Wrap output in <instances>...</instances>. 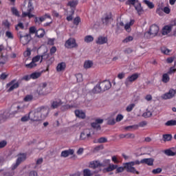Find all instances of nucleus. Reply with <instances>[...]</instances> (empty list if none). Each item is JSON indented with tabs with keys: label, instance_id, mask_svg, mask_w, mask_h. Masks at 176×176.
Here are the masks:
<instances>
[{
	"label": "nucleus",
	"instance_id": "8fccbe9b",
	"mask_svg": "<svg viewBox=\"0 0 176 176\" xmlns=\"http://www.w3.org/2000/svg\"><path fill=\"white\" fill-rule=\"evenodd\" d=\"M24 57H30L31 56V49L27 48V50L23 53Z\"/></svg>",
	"mask_w": 176,
	"mask_h": 176
},
{
	"label": "nucleus",
	"instance_id": "f8f14e48",
	"mask_svg": "<svg viewBox=\"0 0 176 176\" xmlns=\"http://www.w3.org/2000/svg\"><path fill=\"white\" fill-rule=\"evenodd\" d=\"M90 138H93L91 133H87L86 131L81 132L80 135V141H89Z\"/></svg>",
	"mask_w": 176,
	"mask_h": 176
},
{
	"label": "nucleus",
	"instance_id": "052dcab7",
	"mask_svg": "<svg viewBox=\"0 0 176 176\" xmlns=\"http://www.w3.org/2000/svg\"><path fill=\"white\" fill-rule=\"evenodd\" d=\"M161 52L162 53H164V54H169L170 51L167 48H162Z\"/></svg>",
	"mask_w": 176,
	"mask_h": 176
},
{
	"label": "nucleus",
	"instance_id": "39448f33",
	"mask_svg": "<svg viewBox=\"0 0 176 176\" xmlns=\"http://www.w3.org/2000/svg\"><path fill=\"white\" fill-rule=\"evenodd\" d=\"M46 87H47V82H42L41 83L37 88V94L38 96H47L49 94V91L46 90Z\"/></svg>",
	"mask_w": 176,
	"mask_h": 176
},
{
	"label": "nucleus",
	"instance_id": "603ef678",
	"mask_svg": "<svg viewBox=\"0 0 176 176\" xmlns=\"http://www.w3.org/2000/svg\"><path fill=\"white\" fill-rule=\"evenodd\" d=\"M54 62V57L52 56L50 58V59L47 60V67L52 65V64H53Z\"/></svg>",
	"mask_w": 176,
	"mask_h": 176
},
{
	"label": "nucleus",
	"instance_id": "09e8293b",
	"mask_svg": "<svg viewBox=\"0 0 176 176\" xmlns=\"http://www.w3.org/2000/svg\"><path fill=\"white\" fill-rule=\"evenodd\" d=\"M115 123H116V122L115 121V120L113 118H109L107 120V124H109V126H113V124H115Z\"/></svg>",
	"mask_w": 176,
	"mask_h": 176
},
{
	"label": "nucleus",
	"instance_id": "4be33fe9",
	"mask_svg": "<svg viewBox=\"0 0 176 176\" xmlns=\"http://www.w3.org/2000/svg\"><path fill=\"white\" fill-rule=\"evenodd\" d=\"M74 113L76 118H80V119H85L86 118V114L85 113V112L80 110H76L74 111Z\"/></svg>",
	"mask_w": 176,
	"mask_h": 176
},
{
	"label": "nucleus",
	"instance_id": "473e14b6",
	"mask_svg": "<svg viewBox=\"0 0 176 176\" xmlns=\"http://www.w3.org/2000/svg\"><path fill=\"white\" fill-rule=\"evenodd\" d=\"M172 139H173V135H171V134L163 135V141H164V142L167 141H171Z\"/></svg>",
	"mask_w": 176,
	"mask_h": 176
},
{
	"label": "nucleus",
	"instance_id": "680f3d73",
	"mask_svg": "<svg viewBox=\"0 0 176 176\" xmlns=\"http://www.w3.org/2000/svg\"><path fill=\"white\" fill-rule=\"evenodd\" d=\"M121 120H123V115L118 114L116 118V122H120Z\"/></svg>",
	"mask_w": 176,
	"mask_h": 176
},
{
	"label": "nucleus",
	"instance_id": "864d4df0",
	"mask_svg": "<svg viewBox=\"0 0 176 176\" xmlns=\"http://www.w3.org/2000/svg\"><path fill=\"white\" fill-rule=\"evenodd\" d=\"M80 22V17L77 16L74 19V25H79V23Z\"/></svg>",
	"mask_w": 176,
	"mask_h": 176
},
{
	"label": "nucleus",
	"instance_id": "4d7b16f0",
	"mask_svg": "<svg viewBox=\"0 0 176 176\" xmlns=\"http://www.w3.org/2000/svg\"><path fill=\"white\" fill-rule=\"evenodd\" d=\"M8 145V142L6 140H2L0 142V149H2V148H5Z\"/></svg>",
	"mask_w": 176,
	"mask_h": 176
},
{
	"label": "nucleus",
	"instance_id": "f3484780",
	"mask_svg": "<svg viewBox=\"0 0 176 176\" xmlns=\"http://www.w3.org/2000/svg\"><path fill=\"white\" fill-rule=\"evenodd\" d=\"M134 8L138 12V14L139 16H141V14L144 13V8H142V7L141 6V3H140V1L136 3V4L134 6Z\"/></svg>",
	"mask_w": 176,
	"mask_h": 176
},
{
	"label": "nucleus",
	"instance_id": "6e6552de",
	"mask_svg": "<svg viewBox=\"0 0 176 176\" xmlns=\"http://www.w3.org/2000/svg\"><path fill=\"white\" fill-rule=\"evenodd\" d=\"M41 114L38 111L37 109H36L34 111H30V120L31 122H39L41 120Z\"/></svg>",
	"mask_w": 176,
	"mask_h": 176
},
{
	"label": "nucleus",
	"instance_id": "5701e85b",
	"mask_svg": "<svg viewBox=\"0 0 176 176\" xmlns=\"http://www.w3.org/2000/svg\"><path fill=\"white\" fill-rule=\"evenodd\" d=\"M12 107L16 108L17 110L14 111L12 113H10V118H13V116H14L16 113H19V112H21V111L23 110V108L19 104H14Z\"/></svg>",
	"mask_w": 176,
	"mask_h": 176
},
{
	"label": "nucleus",
	"instance_id": "a211bd4d",
	"mask_svg": "<svg viewBox=\"0 0 176 176\" xmlns=\"http://www.w3.org/2000/svg\"><path fill=\"white\" fill-rule=\"evenodd\" d=\"M89 167L95 170V168H98V167H104V165L98 161H94L90 162Z\"/></svg>",
	"mask_w": 176,
	"mask_h": 176
},
{
	"label": "nucleus",
	"instance_id": "49530a36",
	"mask_svg": "<svg viewBox=\"0 0 176 176\" xmlns=\"http://www.w3.org/2000/svg\"><path fill=\"white\" fill-rule=\"evenodd\" d=\"M134 38L131 36H127L126 38H124L122 42L123 43H129V42H131Z\"/></svg>",
	"mask_w": 176,
	"mask_h": 176
},
{
	"label": "nucleus",
	"instance_id": "2f4dec72",
	"mask_svg": "<svg viewBox=\"0 0 176 176\" xmlns=\"http://www.w3.org/2000/svg\"><path fill=\"white\" fill-rule=\"evenodd\" d=\"M11 12L14 16H16V17H20V12H19V10L15 7L11 8Z\"/></svg>",
	"mask_w": 176,
	"mask_h": 176
},
{
	"label": "nucleus",
	"instance_id": "c9c22d12",
	"mask_svg": "<svg viewBox=\"0 0 176 176\" xmlns=\"http://www.w3.org/2000/svg\"><path fill=\"white\" fill-rule=\"evenodd\" d=\"M165 126H176V120H168L165 123Z\"/></svg>",
	"mask_w": 176,
	"mask_h": 176
},
{
	"label": "nucleus",
	"instance_id": "5fc2aeb1",
	"mask_svg": "<svg viewBox=\"0 0 176 176\" xmlns=\"http://www.w3.org/2000/svg\"><path fill=\"white\" fill-rule=\"evenodd\" d=\"M133 52H134V50H133V49H131V47H128L125 50H124V53L125 54H131Z\"/></svg>",
	"mask_w": 176,
	"mask_h": 176
},
{
	"label": "nucleus",
	"instance_id": "dca6fc26",
	"mask_svg": "<svg viewBox=\"0 0 176 176\" xmlns=\"http://www.w3.org/2000/svg\"><path fill=\"white\" fill-rule=\"evenodd\" d=\"M74 153H75V150L69 148L68 150L62 151L60 154V157H68V156L74 155Z\"/></svg>",
	"mask_w": 176,
	"mask_h": 176
},
{
	"label": "nucleus",
	"instance_id": "2eb2a0df",
	"mask_svg": "<svg viewBox=\"0 0 176 176\" xmlns=\"http://www.w3.org/2000/svg\"><path fill=\"white\" fill-rule=\"evenodd\" d=\"M63 104H64V102H63V100H61V99H58L57 100H54L51 103V108L52 109H56L58 108V107H61V105H63Z\"/></svg>",
	"mask_w": 176,
	"mask_h": 176
},
{
	"label": "nucleus",
	"instance_id": "6e6d98bb",
	"mask_svg": "<svg viewBox=\"0 0 176 176\" xmlns=\"http://www.w3.org/2000/svg\"><path fill=\"white\" fill-rule=\"evenodd\" d=\"M162 168H157L156 169H153L152 170V173H153V174H160V173H162Z\"/></svg>",
	"mask_w": 176,
	"mask_h": 176
},
{
	"label": "nucleus",
	"instance_id": "9b49d317",
	"mask_svg": "<svg viewBox=\"0 0 176 176\" xmlns=\"http://www.w3.org/2000/svg\"><path fill=\"white\" fill-rule=\"evenodd\" d=\"M140 78V75L137 73L132 74L126 78L124 84L126 86H129L130 83H133V82H135Z\"/></svg>",
	"mask_w": 176,
	"mask_h": 176
},
{
	"label": "nucleus",
	"instance_id": "3c124183",
	"mask_svg": "<svg viewBox=\"0 0 176 176\" xmlns=\"http://www.w3.org/2000/svg\"><path fill=\"white\" fill-rule=\"evenodd\" d=\"M76 78L77 79V82H82V80H83V76L82 74H77L76 75Z\"/></svg>",
	"mask_w": 176,
	"mask_h": 176
},
{
	"label": "nucleus",
	"instance_id": "774afa93",
	"mask_svg": "<svg viewBox=\"0 0 176 176\" xmlns=\"http://www.w3.org/2000/svg\"><path fill=\"white\" fill-rule=\"evenodd\" d=\"M29 176H39L38 175V172L35 170H32L29 173Z\"/></svg>",
	"mask_w": 176,
	"mask_h": 176
},
{
	"label": "nucleus",
	"instance_id": "13d9d810",
	"mask_svg": "<svg viewBox=\"0 0 176 176\" xmlns=\"http://www.w3.org/2000/svg\"><path fill=\"white\" fill-rule=\"evenodd\" d=\"M83 174H84V176H91V173L89 169H85L83 170Z\"/></svg>",
	"mask_w": 176,
	"mask_h": 176
},
{
	"label": "nucleus",
	"instance_id": "e2e57ef3",
	"mask_svg": "<svg viewBox=\"0 0 176 176\" xmlns=\"http://www.w3.org/2000/svg\"><path fill=\"white\" fill-rule=\"evenodd\" d=\"M143 116L144 118H151V116H152V112L151 111H147L146 113H143Z\"/></svg>",
	"mask_w": 176,
	"mask_h": 176
},
{
	"label": "nucleus",
	"instance_id": "bb28decb",
	"mask_svg": "<svg viewBox=\"0 0 176 176\" xmlns=\"http://www.w3.org/2000/svg\"><path fill=\"white\" fill-rule=\"evenodd\" d=\"M162 80L163 83H168L170 82V76H168V74L165 73L162 75Z\"/></svg>",
	"mask_w": 176,
	"mask_h": 176
},
{
	"label": "nucleus",
	"instance_id": "69168bd1",
	"mask_svg": "<svg viewBox=\"0 0 176 176\" xmlns=\"http://www.w3.org/2000/svg\"><path fill=\"white\" fill-rule=\"evenodd\" d=\"M125 138H127V139L135 138V135L133 133H127L126 134Z\"/></svg>",
	"mask_w": 176,
	"mask_h": 176
},
{
	"label": "nucleus",
	"instance_id": "58836bf2",
	"mask_svg": "<svg viewBox=\"0 0 176 176\" xmlns=\"http://www.w3.org/2000/svg\"><path fill=\"white\" fill-rule=\"evenodd\" d=\"M94 41V38L92 36L88 35L85 37V42L87 43H90V42H93Z\"/></svg>",
	"mask_w": 176,
	"mask_h": 176
},
{
	"label": "nucleus",
	"instance_id": "f03ea898",
	"mask_svg": "<svg viewBox=\"0 0 176 176\" xmlns=\"http://www.w3.org/2000/svg\"><path fill=\"white\" fill-rule=\"evenodd\" d=\"M111 86L112 85L109 80H104L96 85V86L92 89V92L95 93L96 94H98V93H104V91L109 90Z\"/></svg>",
	"mask_w": 176,
	"mask_h": 176
},
{
	"label": "nucleus",
	"instance_id": "412c9836",
	"mask_svg": "<svg viewBox=\"0 0 176 176\" xmlns=\"http://www.w3.org/2000/svg\"><path fill=\"white\" fill-rule=\"evenodd\" d=\"M171 30H173V26L166 25L162 29V35H167V34H170L171 32Z\"/></svg>",
	"mask_w": 176,
	"mask_h": 176
},
{
	"label": "nucleus",
	"instance_id": "f704fd0d",
	"mask_svg": "<svg viewBox=\"0 0 176 176\" xmlns=\"http://www.w3.org/2000/svg\"><path fill=\"white\" fill-rule=\"evenodd\" d=\"M36 65H38L36 63H34V62H33L32 60V62L30 63L25 64V67H26V68H29L30 69H32V68H35V67H36Z\"/></svg>",
	"mask_w": 176,
	"mask_h": 176
},
{
	"label": "nucleus",
	"instance_id": "4c0bfd02",
	"mask_svg": "<svg viewBox=\"0 0 176 176\" xmlns=\"http://www.w3.org/2000/svg\"><path fill=\"white\" fill-rule=\"evenodd\" d=\"M36 28L34 26H32L29 28V34H35V36H36V32H37Z\"/></svg>",
	"mask_w": 176,
	"mask_h": 176
},
{
	"label": "nucleus",
	"instance_id": "7ed1b4c3",
	"mask_svg": "<svg viewBox=\"0 0 176 176\" xmlns=\"http://www.w3.org/2000/svg\"><path fill=\"white\" fill-rule=\"evenodd\" d=\"M159 33V26L157 25H152L150 28L149 31L144 33V38H146L147 39L151 38V36H156L157 34Z\"/></svg>",
	"mask_w": 176,
	"mask_h": 176
},
{
	"label": "nucleus",
	"instance_id": "f257e3e1",
	"mask_svg": "<svg viewBox=\"0 0 176 176\" xmlns=\"http://www.w3.org/2000/svg\"><path fill=\"white\" fill-rule=\"evenodd\" d=\"M153 162H155V159L153 158H144L141 160L140 161L137 160L135 161H132L130 162H126L125 164L124 168H126L127 173H131L132 174L140 175V172L134 168L133 166H138L140 164H147V166H153Z\"/></svg>",
	"mask_w": 176,
	"mask_h": 176
},
{
	"label": "nucleus",
	"instance_id": "a19ab883",
	"mask_svg": "<svg viewBox=\"0 0 176 176\" xmlns=\"http://www.w3.org/2000/svg\"><path fill=\"white\" fill-rule=\"evenodd\" d=\"M33 99H34V96L32 95H27L23 98V101H25V102H30V101H32Z\"/></svg>",
	"mask_w": 176,
	"mask_h": 176
},
{
	"label": "nucleus",
	"instance_id": "de8ad7c7",
	"mask_svg": "<svg viewBox=\"0 0 176 176\" xmlns=\"http://www.w3.org/2000/svg\"><path fill=\"white\" fill-rule=\"evenodd\" d=\"M41 56L40 55H37L34 57L32 58V61L34 63L36 64V63H38V61H39L41 60Z\"/></svg>",
	"mask_w": 176,
	"mask_h": 176
},
{
	"label": "nucleus",
	"instance_id": "20e7f679",
	"mask_svg": "<svg viewBox=\"0 0 176 176\" xmlns=\"http://www.w3.org/2000/svg\"><path fill=\"white\" fill-rule=\"evenodd\" d=\"M24 3H28V9L27 12H23V17H28L29 19H32V17H35V16L31 14V12L34 10V6L32 4V1L31 0H25Z\"/></svg>",
	"mask_w": 176,
	"mask_h": 176
},
{
	"label": "nucleus",
	"instance_id": "aec40b11",
	"mask_svg": "<svg viewBox=\"0 0 176 176\" xmlns=\"http://www.w3.org/2000/svg\"><path fill=\"white\" fill-rule=\"evenodd\" d=\"M108 42V38L104 36H99L96 41L98 45H104Z\"/></svg>",
	"mask_w": 176,
	"mask_h": 176
},
{
	"label": "nucleus",
	"instance_id": "ea45409f",
	"mask_svg": "<svg viewBox=\"0 0 176 176\" xmlns=\"http://www.w3.org/2000/svg\"><path fill=\"white\" fill-rule=\"evenodd\" d=\"M144 2L146 5H147V6H148V8H149V9H153L155 8V5L153 4V3H152L148 0H144Z\"/></svg>",
	"mask_w": 176,
	"mask_h": 176
},
{
	"label": "nucleus",
	"instance_id": "0eeeda50",
	"mask_svg": "<svg viewBox=\"0 0 176 176\" xmlns=\"http://www.w3.org/2000/svg\"><path fill=\"white\" fill-rule=\"evenodd\" d=\"M65 47L67 49H74L78 47V43H76V40L74 38H69L65 43Z\"/></svg>",
	"mask_w": 176,
	"mask_h": 176
},
{
	"label": "nucleus",
	"instance_id": "bf43d9fd",
	"mask_svg": "<svg viewBox=\"0 0 176 176\" xmlns=\"http://www.w3.org/2000/svg\"><path fill=\"white\" fill-rule=\"evenodd\" d=\"M6 36H7V38H8L9 39H13V34H12V32L7 31L6 32Z\"/></svg>",
	"mask_w": 176,
	"mask_h": 176
},
{
	"label": "nucleus",
	"instance_id": "c03bdc74",
	"mask_svg": "<svg viewBox=\"0 0 176 176\" xmlns=\"http://www.w3.org/2000/svg\"><path fill=\"white\" fill-rule=\"evenodd\" d=\"M134 107H135V104L134 103L128 105L126 109V112H131V111H133L134 109Z\"/></svg>",
	"mask_w": 176,
	"mask_h": 176
},
{
	"label": "nucleus",
	"instance_id": "1a4fd4ad",
	"mask_svg": "<svg viewBox=\"0 0 176 176\" xmlns=\"http://www.w3.org/2000/svg\"><path fill=\"white\" fill-rule=\"evenodd\" d=\"M104 123V120L101 118H97L95 120V122L91 123V126L92 129L96 130V131H100L101 130V125Z\"/></svg>",
	"mask_w": 176,
	"mask_h": 176
},
{
	"label": "nucleus",
	"instance_id": "b1692460",
	"mask_svg": "<svg viewBox=\"0 0 176 176\" xmlns=\"http://www.w3.org/2000/svg\"><path fill=\"white\" fill-rule=\"evenodd\" d=\"M45 32L43 29L41 28L37 30V32L36 34V38H43L45 36Z\"/></svg>",
	"mask_w": 176,
	"mask_h": 176
},
{
	"label": "nucleus",
	"instance_id": "0e129e2a",
	"mask_svg": "<svg viewBox=\"0 0 176 176\" xmlns=\"http://www.w3.org/2000/svg\"><path fill=\"white\" fill-rule=\"evenodd\" d=\"M131 26L130 25H128V23H126L125 25H124V30H126V31L127 32H131Z\"/></svg>",
	"mask_w": 176,
	"mask_h": 176
},
{
	"label": "nucleus",
	"instance_id": "9d476101",
	"mask_svg": "<svg viewBox=\"0 0 176 176\" xmlns=\"http://www.w3.org/2000/svg\"><path fill=\"white\" fill-rule=\"evenodd\" d=\"M36 109L37 112L40 114L41 119H45V118H47V115H49V109H47V107L42 106L38 107Z\"/></svg>",
	"mask_w": 176,
	"mask_h": 176
},
{
	"label": "nucleus",
	"instance_id": "338daca9",
	"mask_svg": "<svg viewBox=\"0 0 176 176\" xmlns=\"http://www.w3.org/2000/svg\"><path fill=\"white\" fill-rule=\"evenodd\" d=\"M111 171H112V169H111L110 165H109V166L107 168H104L103 169V173H111Z\"/></svg>",
	"mask_w": 176,
	"mask_h": 176
},
{
	"label": "nucleus",
	"instance_id": "79ce46f5",
	"mask_svg": "<svg viewBox=\"0 0 176 176\" xmlns=\"http://www.w3.org/2000/svg\"><path fill=\"white\" fill-rule=\"evenodd\" d=\"M140 2L138 0H128L126 2V5H133V6H135L137 3Z\"/></svg>",
	"mask_w": 176,
	"mask_h": 176
},
{
	"label": "nucleus",
	"instance_id": "a878e982",
	"mask_svg": "<svg viewBox=\"0 0 176 176\" xmlns=\"http://www.w3.org/2000/svg\"><path fill=\"white\" fill-rule=\"evenodd\" d=\"M31 39H32V38L31 37L30 34H26L23 36V45H28V43H30V42L31 41Z\"/></svg>",
	"mask_w": 176,
	"mask_h": 176
},
{
	"label": "nucleus",
	"instance_id": "6ab92c4d",
	"mask_svg": "<svg viewBox=\"0 0 176 176\" xmlns=\"http://www.w3.org/2000/svg\"><path fill=\"white\" fill-rule=\"evenodd\" d=\"M21 162H23V157H19L17 158L16 162L15 164H13L11 166V170L12 171H14V170H16V168H17L19 167V166H20V164H21Z\"/></svg>",
	"mask_w": 176,
	"mask_h": 176
},
{
	"label": "nucleus",
	"instance_id": "72a5a7b5",
	"mask_svg": "<svg viewBox=\"0 0 176 176\" xmlns=\"http://www.w3.org/2000/svg\"><path fill=\"white\" fill-rule=\"evenodd\" d=\"M164 153L166 156H175L176 155V153L171 151V149L165 150Z\"/></svg>",
	"mask_w": 176,
	"mask_h": 176
},
{
	"label": "nucleus",
	"instance_id": "37998d69",
	"mask_svg": "<svg viewBox=\"0 0 176 176\" xmlns=\"http://www.w3.org/2000/svg\"><path fill=\"white\" fill-rule=\"evenodd\" d=\"M28 120H31L30 111L23 117V122H28Z\"/></svg>",
	"mask_w": 176,
	"mask_h": 176
},
{
	"label": "nucleus",
	"instance_id": "a18cd8bd",
	"mask_svg": "<svg viewBox=\"0 0 176 176\" xmlns=\"http://www.w3.org/2000/svg\"><path fill=\"white\" fill-rule=\"evenodd\" d=\"M98 144H105V142H108V139H107V138L102 137L98 139Z\"/></svg>",
	"mask_w": 176,
	"mask_h": 176
},
{
	"label": "nucleus",
	"instance_id": "7c9ffc66",
	"mask_svg": "<svg viewBox=\"0 0 176 176\" xmlns=\"http://www.w3.org/2000/svg\"><path fill=\"white\" fill-rule=\"evenodd\" d=\"M91 67H93V61L87 60V61L85 62L84 68H85V69H87L89 68H91Z\"/></svg>",
	"mask_w": 176,
	"mask_h": 176
},
{
	"label": "nucleus",
	"instance_id": "393cba45",
	"mask_svg": "<svg viewBox=\"0 0 176 176\" xmlns=\"http://www.w3.org/2000/svg\"><path fill=\"white\" fill-rule=\"evenodd\" d=\"M65 63L62 62L59 64H58L57 67H56V70L58 71V72H61V71H64V69H65Z\"/></svg>",
	"mask_w": 176,
	"mask_h": 176
},
{
	"label": "nucleus",
	"instance_id": "423d86ee",
	"mask_svg": "<svg viewBox=\"0 0 176 176\" xmlns=\"http://www.w3.org/2000/svg\"><path fill=\"white\" fill-rule=\"evenodd\" d=\"M113 21V17L112 16V12H107L102 17V23L104 25H109Z\"/></svg>",
	"mask_w": 176,
	"mask_h": 176
},
{
	"label": "nucleus",
	"instance_id": "e433bc0d",
	"mask_svg": "<svg viewBox=\"0 0 176 176\" xmlns=\"http://www.w3.org/2000/svg\"><path fill=\"white\" fill-rule=\"evenodd\" d=\"M49 57H50V54L47 52H44L41 56V63H42V61H43V60H47V58H49Z\"/></svg>",
	"mask_w": 176,
	"mask_h": 176
},
{
	"label": "nucleus",
	"instance_id": "c756f323",
	"mask_svg": "<svg viewBox=\"0 0 176 176\" xmlns=\"http://www.w3.org/2000/svg\"><path fill=\"white\" fill-rule=\"evenodd\" d=\"M127 163L124 164V167L123 166H120L117 167L116 170V174H119V173H123L124 171V168L127 170V168L126 167V164Z\"/></svg>",
	"mask_w": 176,
	"mask_h": 176
},
{
	"label": "nucleus",
	"instance_id": "cd10ccee",
	"mask_svg": "<svg viewBox=\"0 0 176 176\" xmlns=\"http://www.w3.org/2000/svg\"><path fill=\"white\" fill-rule=\"evenodd\" d=\"M78 3H79L78 0L70 1L68 2L67 6H70V8H76Z\"/></svg>",
	"mask_w": 176,
	"mask_h": 176
},
{
	"label": "nucleus",
	"instance_id": "c85d7f7f",
	"mask_svg": "<svg viewBox=\"0 0 176 176\" xmlns=\"http://www.w3.org/2000/svg\"><path fill=\"white\" fill-rule=\"evenodd\" d=\"M42 75L41 72H34L30 74V77L32 79H38V78H41Z\"/></svg>",
	"mask_w": 176,
	"mask_h": 176
},
{
	"label": "nucleus",
	"instance_id": "4468645a",
	"mask_svg": "<svg viewBox=\"0 0 176 176\" xmlns=\"http://www.w3.org/2000/svg\"><path fill=\"white\" fill-rule=\"evenodd\" d=\"M176 91L174 89H170L168 92L164 94L162 96V98L164 100H168L170 98H173L174 96H175Z\"/></svg>",
	"mask_w": 176,
	"mask_h": 176
},
{
	"label": "nucleus",
	"instance_id": "ddd939ff",
	"mask_svg": "<svg viewBox=\"0 0 176 176\" xmlns=\"http://www.w3.org/2000/svg\"><path fill=\"white\" fill-rule=\"evenodd\" d=\"M6 87H7V89H8V92L13 91L14 89H17V87H19V82H16V80H13L9 83H8Z\"/></svg>",
	"mask_w": 176,
	"mask_h": 176
}]
</instances>
